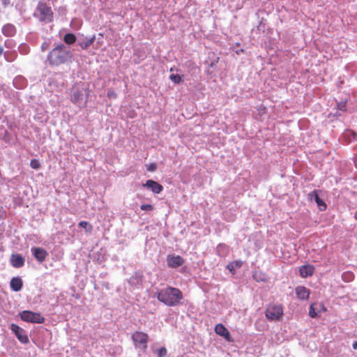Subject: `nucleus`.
<instances>
[{
	"mask_svg": "<svg viewBox=\"0 0 357 357\" xmlns=\"http://www.w3.org/2000/svg\"><path fill=\"white\" fill-rule=\"evenodd\" d=\"M157 298L168 306H176L183 298V294L178 289L169 287L159 291Z\"/></svg>",
	"mask_w": 357,
	"mask_h": 357,
	"instance_id": "1",
	"label": "nucleus"
},
{
	"mask_svg": "<svg viewBox=\"0 0 357 357\" xmlns=\"http://www.w3.org/2000/svg\"><path fill=\"white\" fill-rule=\"evenodd\" d=\"M69 56V51L64 45L61 44L54 47L49 53L47 61L52 66H59L64 63Z\"/></svg>",
	"mask_w": 357,
	"mask_h": 357,
	"instance_id": "2",
	"label": "nucleus"
},
{
	"mask_svg": "<svg viewBox=\"0 0 357 357\" xmlns=\"http://www.w3.org/2000/svg\"><path fill=\"white\" fill-rule=\"evenodd\" d=\"M89 91L88 89H84L80 87L78 84H75L73 86L70 93V101L78 106L84 102V105L86 106L88 101Z\"/></svg>",
	"mask_w": 357,
	"mask_h": 357,
	"instance_id": "3",
	"label": "nucleus"
},
{
	"mask_svg": "<svg viewBox=\"0 0 357 357\" xmlns=\"http://www.w3.org/2000/svg\"><path fill=\"white\" fill-rule=\"evenodd\" d=\"M131 337L135 348L140 349L144 352L146 351L149 340L148 334L141 331H135Z\"/></svg>",
	"mask_w": 357,
	"mask_h": 357,
	"instance_id": "4",
	"label": "nucleus"
},
{
	"mask_svg": "<svg viewBox=\"0 0 357 357\" xmlns=\"http://www.w3.org/2000/svg\"><path fill=\"white\" fill-rule=\"evenodd\" d=\"M283 315L281 304H270L266 309L265 316L269 321H279Z\"/></svg>",
	"mask_w": 357,
	"mask_h": 357,
	"instance_id": "5",
	"label": "nucleus"
},
{
	"mask_svg": "<svg viewBox=\"0 0 357 357\" xmlns=\"http://www.w3.org/2000/svg\"><path fill=\"white\" fill-rule=\"evenodd\" d=\"M20 317L24 321L36 324H43L45 320L40 313L29 310L22 312L20 313Z\"/></svg>",
	"mask_w": 357,
	"mask_h": 357,
	"instance_id": "6",
	"label": "nucleus"
},
{
	"mask_svg": "<svg viewBox=\"0 0 357 357\" xmlns=\"http://www.w3.org/2000/svg\"><path fill=\"white\" fill-rule=\"evenodd\" d=\"M37 10L39 13V18L41 21L50 22L53 19V13L50 7L44 3H40L38 6Z\"/></svg>",
	"mask_w": 357,
	"mask_h": 357,
	"instance_id": "7",
	"label": "nucleus"
},
{
	"mask_svg": "<svg viewBox=\"0 0 357 357\" xmlns=\"http://www.w3.org/2000/svg\"><path fill=\"white\" fill-rule=\"evenodd\" d=\"M10 329L15 334L17 339L24 344L29 342L28 336L25 334V331L16 324H11Z\"/></svg>",
	"mask_w": 357,
	"mask_h": 357,
	"instance_id": "8",
	"label": "nucleus"
},
{
	"mask_svg": "<svg viewBox=\"0 0 357 357\" xmlns=\"http://www.w3.org/2000/svg\"><path fill=\"white\" fill-rule=\"evenodd\" d=\"M167 262L169 267L178 268L184 263V259L179 255H169L167 257Z\"/></svg>",
	"mask_w": 357,
	"mask_h": 357,
	"instance_id": "9",
	"label": "nucleus"
},
{
	"mask_svg": "<svg viewBox=\"0 0 357 357\" xmlns=\"http://www.w3.org/2000/svg\"><path fill=\"white\" fill-rule=\"evenodd\" d=\"M321 311H326V308L323 303H312L310 306L309 316L311 318H315L321 312Z\"/></svg>",
	"mask_w": 357,
	"mask_h": 357,
	"instance_id": "10",
	"label": "nucleus"
},
{
	"mask_svg": "<svg viewBox=\"0 0 357 357\" xmlns=\"http://www.w3.org/2000/svg\"><path fill=\"white\" fill-rule=\"evenodd\" d=\"M308 198L310 201L314 200L320 211H324L326 209L327 206L326 203L319 197L317 190H314L310 192L308 194Z\"/></svg>",
	"mask_w": 357,
	"mask_h": 357,
	"instance_id": "11",
	"label": "nucleus"
},
{
	"mask_svg": "<svg viewBox=\"0 0 357 357\" xmlns=\"http://www.w3.org/2000/svg\"><path fill=\"white\" fill-rule=\"evenodd\" d=\"M215 332L220 336L223 337L226 340L232 342L230 334L227 328L222 324H218L215 326Z\"/></svg>",
	"mask_w": 357,
	"mask_h": 357,
	"instance_id": "12",
	"label": "nucleus"
},
{
	"mask_svg": "<svg viewBox=\"0 0 357 357\" xmlns=\"http://www.w3.org/2000/svg\"><path fill=\"white\" fill-rule=\"evenodd\" d=\"M143 187L150 188L155 194L160 193L163 190V186L153 180L146 181Z\"/></svg>",
	"mask_w": 357,
	"mask_h": 357,
	"instance_id": "13",
	"label": "nucleus"
},
{
	"mask_svg": "<svg viewBox=\"0 0 357 357\" xmlns=\"http://www.w3.org/2000/svg\"><path fill=\"white\" fill-rule=\"evenodd\" d=\"M31 252L36 259L40 263L45 260L48 255L47 252L42 248H32Z\"/></svg>",
	"mask_w": 357,
	"mask_h": 357,
	"instance_id": "14",
	"label": "nucleus"
},
{
	"mask_svg": "<svg viewBox=\"0 0 357 357\" xmlns=\"http://www.w3.org/2000/svg\"><path fill=\"white\" fill-rule=\"evenodd\" d=\"M295 293L298 298L307 300L310 297V291L304 286H298L295 289Z\"/></svg>",
	"mask_w": 357,
	"mask_h": 357,
	"instance_id": "15",
	"label": "nucleus"
},
{
	"mask_svg": "<svg viewBox=\"0 0 357 357\" xmlns=\"http://www.w3.org/2000/svg\"><path fill=\"white\" fill-rule=\"evenodd\" d=\"M10 263L15 268H21L24 264V259L19 254H13L10 257Z\"/></svg>",
	"mask_w": 357,
	"mask_h": 357,
	"instance_id": "16",
	"label": "nucleus"
},
{
	"mask_svg": "<svg viewBox=\"0 0 357 357\" xmlns=\"http://www.w3.org/2000/svg\"><path fill=\"white\" fill-rule=\"evenodd\" d=\"M314 267L312 265H304L300 267V275L302 278H307L313 275Z\"/></svg>",
	"mask_w": 357,
	"mask_h": 357,
	"instance_id": "17",
	"label": "nucleus"
},
{
	"mask_svg": "<svg viewBox=\"0 0 357 357\" xmlns=\"http://www.w3.org/2000/svg\"><path fill=\"white\" fill-rule=\"evenodd\" d=\"M10 286L14 291H19L23 286L22 280L20 277H14L10 280Z\"/></svg>",
	"mask_w": 357,
	"mask_h": 357,
	"instance_id": "18",
	"label": "nucleus"
},
{
	"mask_svg": "<svg viewBox=\"0 0 357 357\" xmlns=\"http://www.w3.org/2000/svg\"><path fill=\"white\" fill-rule=\"evenodd\" d=\"M2 32L6 36H12L15 35L16 30L13 25L8 24L3 26Z\"/></svg>",
	"mask_w": 357,
	"mask_h": 357,
	"instance_id": "19",
	"label": "nucleus"
},
{
	"mask_svg": "<svg viewBox=\"0 0 357 357\" xmlns=\"http://www.w3.org/2000/svg\"><path fill=\"white\" fill-rule=\"evenodd\" d=\"M243 265V261H241V260H235V261H231L229 262L227 266V268L231 273H234L235 272V270L236 268H238L240 267H241V266Z\"/></svg>",
	"mask_w": 357,
	"mask_h": 357,
	"instance_id": "20",
	"label": "nucleus"
},
{
	"mask_svg": "<svg viewBox=\"0 0 357 357\" xmlns=\"http://www.w3.org/2000/svg\"><path fill=\"white\" fill-rule=\"evenodd\" d=\"M63 40L66 44H73L76 41V37L73 33H67L64 36Z\"/></svg>",
	"mask_w": 357,
	"mask_h": 357,
	"instance_id": "21",
	"label": "nucleus"
},
{
	"mask_svg": "<svg viewBox=\"0 0 357 357\" xmlns=\"http://www.w3.org/2000/svg\"><path fill=\"white\" fill-rule=\"evenodd\" d=\"M95 40V36H93L91 38L86 40L82 43H79L80 47L83 50L87 49L93 42Z\"/></svg>",
	"mask_w": 357,
	"mask_h": 357,
	"instance_id": "22",
	"label": "nucleus"
},
{
	"mask_svg": "<svg viewBox=\"0 0 357 357\" xmlns=\"http://www.w3.org/2000/svg\"><path fill=\"white\" fill-rule=\"evenodd\" d=\"M169 79L175 84H179L182 81L181 77L177 74L170 75Z\"/></svg>",
	"mask_w": 357,
	"mask_h": 357,
	"instance_id": "23",
	"label": "nucleus"
},
{
	"mask_svg": "<svg viewBox=\"0 0 357 357\" xmlns=\"http://www.w3.org/2000/svg\"><path fill=\"white\" fill-rule=\"evenodd\" d=\"M30 166L34 169H38L40 167V164L38 160L32 159L30 162Z\"/></svg>",
	"mask_w": 357,
	"mask_h": 357,
	"instance_id": "24",
	"label": "nucleus"
},
{
	"mask_svg": "<svg viewBox=\"0 0 357 357\" xmlns=\"http://www.w3.org/2000/svg\"><path fill=\"white\" fill-rule=\"evenodd\" d=\"M167 349L165 347H161L158 350V357H165L167 355Z\"/></svg>",
	"mask_w": 357,
	"mask_h": 357,
	"instance_id": "25",
	"label": "nucleus"
},
{
	"mask_svg": "<svg viewBox=\"0 0 357 357\" xmlns=\"http://www.w3.org/2000/svg\"><path fill=\"white\" fill-rule=\"evenodd\" d=\"M140 208L142 211H151L153 210V207L151 204H142V205H141Z\"/></svg>",
	"mask_w": 357,
	"mask_h": 357,
	"instance_id": "26",
	"label": "nucleus"
},
{
	"mask_svg": "<svg viewBox=\"0 0 357 357\" xmlns=\"http://www.w3.org/2000/svg\"><path fill=\"white\" fill-rule=\"evenodd\" d=\"M157 169V165L155 163H151L147 167V170L149 172H154Z\"/></svg>",
	"mask_w": 357,
	"mask_h": 357,
	"instance_id": "27",
	"label": "nucleus"
},
{
	"mask_svg": "<svg viewBox=\"0 0 357 357\" xmlns=\"http://www.w3.org/2000/svg\"><path fill=\"white\" fill-rule=\"evenodd\" d=\"M79 226L80 227H82V228H84V229H86L87 226H89V223L86 221H81L79 223Z\"/></svg>",
	"mask_w": 357,
	"mask_h": 357,
	"instance_id": "28",
	"label": "nucleus"
},
{
	"mask_svg": "<svg viewBox=\"0 0 357 357\" xmlns=\"http://www.w3.org/2000/svg\"><path fill=\"white\" fill-rule=\"evenodd\" d=\"M352 347H353L354 349H357V342L356 341L353 343Z\"/></svg>",
	"mask_w": 357,
	"mask_h": 357,
	"instance_id": "29",
	"label": "nucleus"
},
{
	"mask_svg": "<svg viewBox=\"0 0 357 357\" xmlns=\"http://www.w3.org/2000/svg\"><path fill=\"white\" fill-rule=\"evenodd\" d=\"M3 47L0 46V56L3 54Z\"/></svg>",
	"mask_w": 357,
	"mask_h": 357,
	"instance_id": "30",
	"label": "nucleus"
},
{
	"mask_svg": "<svg viewBox=\"0 0 357 357\" xmlns=\"http://www.w3.org/2000/svg\"><path fill=\"white\" fill-rule=\"evenodd\" d=\"M46 48H47V47H46V44H45V43H44V44H43V45H42V49H43V50H45Z\"/></svg>",
	"mask_w": 357,
	"mask_h": 357,
	"instance_id": "31",
	"label": "nucleus"
},
{
	"mask_svg": "<svg viewBox=\"0 0 357 357\" xmlns=\"http://www.w3.org/2000/svg\"><path fill=\"white\" fill-rule=\"evenodd\" d=\"M344 107H345V105H341V106L340 107V109L341 110H344Z\"/></svg>",
	"mask_w": 357,
	"mask_h": 357,
	"instance_id": "32",
	"label": "nucleus"
},
{
	"mask_svg": "<svg viewBox=\"0 0 357 357\" xmlns=\"http://www.w3.org/2000/svg\"><path fill=\"white\" fill-rule=\"evenodd\" d=\"M193 68H198V69H199V68H198V67H197V66H193Z\"/></svg>",
	"mask_w": 357,
	"mask_h": 357,
	"instance_id": "33",
	"label": "nucleus"
}]
</instances>
